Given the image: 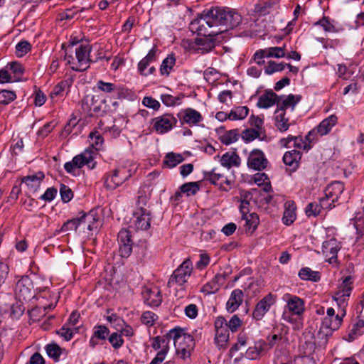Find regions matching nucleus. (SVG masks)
<instances>
[{"mask_svg": "<svg viewBox=\"0 0 364 364\" xmlns=\"http://www.w3.org/2000/svg\"><path fill=\"white\" fill-rule=\"evenodd\" d=\"M286 46L282 47H270L265 49H260L254 54V60L259 65L264 63L263 58H280L285 57Z\"/></svg>", "mask_w": 364, "mask_h": 364, "instance_id": "12", "label": "nucleus"}, {"mask_svg": "<svg viewBox=\"0 0 364 364\" xmlns=\"http://www.w3.org/2000/svg\"><path fill=\"white\" fill-rule=\"evenodd\" d=\"M205 178L209 181L212 184L219 185L221 190L228 191V188L223 186V180L225 176L218 172L217 168H213L211 171L208 172L205 174Z\"/></svg>", "mask_w": 364, "mask_h": 364, "instance_id": "32", "label": "nucleus"}, {"mask_svg": "<svg viewBox=\"0 0 364 364\" xmlns=\"http://www.w3.org/2000/svg\"><path fill=\"white\" fill-rule=\"evenodd\" d=\"M162 102L166 106H174L179 104L180 98L178 97H173L169 94H163L161 96Z\"/></svg>", "mask_w": 364, "mask_h": 364, "instance_id": "63", "label": "nucleus"}, {"mask_svg": "<svg viewBox=\"0 0 364 364\" xmlns=\"http://www.w3.org/2000/svg\"><path fill=\"white\" fill-rule=\"evenodd\" d=\"M345 189L344 184L341 181H334L327 186L324 192L325 197L321 199H326V203L332 205V208L336 206L335 203L338 201V199Z\"/></svg>", "mask_w": 364, "mask_h": 364, "instance_id": "15", "label": "nucleus"}, {"mask_svg": "<svg viewBox=\"0 0 364 364\" xmlns=\"http://www.w3.org/2000/svg\"><path fill=\"white\" fill-rule=\"evenodd\" d=\"M176 63V58L173 55H168L162 62L160 72L162 75H168L173 65Z\"/></svg>", "mask_w": 364, "mask_h": 364, "instance_id": "45", "label": "nucleus"}, {"mask_svg": "<svg viewBox=\"0 0 364 364\" xmlns=\"http://www.w3.org/2000/svg\"><path fill=\"white\" fill-rule=\"evenodd\" d=\"M156 49L153 48L149 50L148 54L140 60L138 64V71L142 75L147 76L153 74L155 71L154 66H150L151 63L156 61Z\"/></svg>", "mask_w": 364, "mask_h": 364, "instance_id": "19", "label": "nucleus"}, {"mask_svg": "<svg viewBox=\"0 0 364 364\" xmlns=\"http://www.w3.org/2000/svg\"><path fill=\"white\" fill-rule=\"evenodd\" d=\"M16 99V92L13 90H0V104L7 105Z\"/></svg>", "mask_w": 364, "mask_h": 364, "instance_id": "51", "label": "nucleus"}, {"mask_svg": "<svg viewBox=\"0 0 364 364\" xmlns=\"http://www.w3.org/2000/svg\"><path fill=\"white\" fill-rule=\"evenodd\" d=\"M192 272V264L189 259H186L171 276L168 284L172 287L175 284L183 285L187 282Z\"/></svg>", "mask_w": 364, "mask_h": 364, "instance_id": "10", "label": "nucleus"}, {"mask_svg": "<svg viewBox=\"0 0 364 364\" xmlns=\"http://www.w3.org/2000/svg\"><path fill=\"white\" fill-rule=\"evenodd\" d=\"M322 208L331 210L332 209V205L326 203V199H320L319 203L314 202L307 205L305 210L306 214L309 217H316L320 214Z\"/></svg>", "mask_w": 364, "mask_h": 364, "instance_id": "24", "label": "nucleus"}, {"mask_svg": "<svg viewBox=\"0 0 364 364\" xmlns=\"http://www.w3.org/2000/svg\"><path fill=\"white\" fill-rule=\"evenodd\" d=\"M96 87L105 92V93H112V92H117L118 93L119 91V87L113 83L111 82H106L103 80H99L97 82Z\"/></svg>", "mask_w": 364, "mask_h": 364, "instance_id": "47", "label": "nucleus"}, {"mask_svg": "<svg viewBox=\"0 0 364 364\" xmlns=\"http://www.w3.org/2000/svg\"><path fill=\"white\" fill-rule=\"evenodd\" d=\"M229 329L223 328L215 331V343L220 348H225L229 340Z\"/></svg>", "mask_w": 364, "mask_h": 364, "instance_id": "35", "label": "nucleus"}, {"mask_svg": "<svg viewBox=\"0 0 364 364\" xmlns=\"http://www.w3.org/2000/svg\"><path fill=\"white\" fill-rule=\"evenodd\" d=\"M315 25L321 26L326 32H337L338 29L336 28L335 26L330 21L328 17L323 16L321 19L315 23Z\"/></svg>", "mask_w": 364, "mask_h": 364, "instance_id": "57", "label": "nucleus"}, {"mask_svg": "<svg viewBox=\"0 0 364 364\" xmlns=\"http://www.w3.org/2000/svg\"><path fill=\"white\" fill-rule=\"evenodd\" d=\"M109 330L105 326H98L95 328V331L92 337L90 339V343L92 347H95L96 343L94 342L95 338L100 340H105L109 335Z\"/></svg>", "mask_w": 364, "mask_h": 364, "instance_id": "43", "label": "nucleus"}, {"mask_svg": "<svg viewBox=\"0 0 364 364\" xmlns=\"http://www.w3.org/2000/svg\"><path fill=\"white\" fill-rule=\"evenodd\" d=\"M340 312L336 314L334 318L331 317H324L322 321H326V320L329 322L331 326L330 328L333 330H338L342 324L343 318L346 316V311L344 309H339Z\"/></svg>", "mask_w": 364, "mask_h": 364, "instance_id": "37", "label": "nucleus"}, {"mask_svg": "<svg viewBox=\"0 0 364 364\" xmlns=\"http://www.w3.org/2000/svg\"><path fill=\"white\" fill-rule=\"evenodd\" d=\"M146 303L151 306H159L161 303V292L158 289H146L144 292Z\"/></svg>", "mask_w": 364, "mask_h": 364, "instance_id": "33", "label": "nucleus"}, {"mask_svg": "<svg viewBox=\"0 0 364 364\" xmlns=\"http://www.w3.org/2000/svg\"><path fill=\"white\" fill-rule=\"evenodd\" d=\"M149 198L146 195H140L136 201V208L134 213L133 224L136 230H146L150 228L151 212L147 208Z\"/></svg>", "mask_w": 364, "mask_h": 364, "instance_id": "4", "label": "nucleus"}, {"mask_svg": "<svg viewBox=\"0 0 364 364\" xmlns=\"http://www.w3.org/2000/svg\"><path fill=\"white\" fill-rule=\"evenodd\" d=\"M286 65L287 63H276L270 60L264 69V73L267 75H272L276 72H281L284 70Z\"/></svg>", "mask_w": 364, "mask_h": 364, "instance_id": "52", "label": "nucleus"}, {"mask_svg": "<svg viewBox=\"0 0 364 364\" xmlns=\"http://www.w3.org/2000/svg\"><path fill=\"white\" fill-rule=\"evenodd\" d=\"M32 288L33 283L31 279L28 276H23L16 284V296L20 301L30 300L33 297Z\"/></svg>", "mask_w": 364, "mask_h": 364, "instance_id": "13", "label": "nucleus"}, {"mask_svg": "<svg viewBox=\"0 0 364 364\" xmlns=\"http://www.w3.org/2000/svg\"><path fill=\"white\" fill-rule=\"evenodd\" d=\"M60 194L62 200L64 203L69 202L73 197V193L71 191V189L68 186H67L64 184H61V186H60Z\"/></svg>", "mask_w": 364, "mask_h": 364, "instance_id": "60", "label": "nucleus"}, {"mask_svg": "<svg viewBox=\"0 0 364 364\" xmlns=\"http://www.w3.org/2000/svg\"><path fill=\"white\" fill-rule=\"evenodd\" d=\"M168 337L173 340L176 353L181 358H190L195 346L193 336L186 333L182 328H173L168 333Z\"/></svg>", "mask_w": 364, "mask_h": 364, "instance_id": "2", "label": "nucleus"}, {"mask_svg": "<svg viewBox=\"0 0 364 364\" xmlns=\"http://www.w3.org/2000/svg\"><path fill=\"white\" fill-rule=\"evenodd\" d=\"M78 328L77 327H70L64 324L61 328L57 331V333L66 341L71 340L73 335L77 332Z\"/></svg>", "mask_w": 364, "mask_h": 364, "instance_id": "49", "label": "nucleus"}, {"mask_svg": "<svg viewBox=\"0 0 364 364\" xmlns=\"http://www.w3.org/2000/svg\"><path fill=\"white\" fill-rule=\"evenodd\" d=\"M90 139L91 140V146L92 149L95 153L100 150L103 144V138L101 134L98 132H93L90 134Z\"/></svg>", "mask_w": 364, "mask_h": 364, "instance_id": "48", "label": "nucleus"}, {"mask_svg": "<svg viewBox=\"0 0 364 364\" xmlns=\"http://www.w3.org/2000/svg\"><path fill=\"white\" fill-rule=\"evenodd\" d=\"M170 338L168 337V334L164 337L156 336L151 344V346L155 350L164 349V348H168V342Z\"/></svg>", "mask_w": 364, "mask_h": 364, "instance_id": "56", "label": "nucleus"}, {"mask_svg": "<svg viewBox=\"0 0 364 364\" xmlns=\"http://www.w3.org/2000/svg\"><path fill=\"white\" fill-rule=\"evenodd\" d=\"M254 182L259 186H264V192H269L272 190L269 178L264 173H257L253 176Z\"/></svg>", "mask_w": 364, "mask_h": 364, "instance_id": "40", "label": "nucleus"}, {"mask_svg": "<svg viewBox=\"0 0 364 364\" xmlns=\"http://www.w3.org/2000/svg\"><path fill=\"white\" fill-rule=\"evenodd\" d=\"M134 164L123 165L107 173L104 178V186L107 190H114L127 181L136 171Z\"/></svg>", "mask_w": 364, "mask_h": 364, "instance_id": "3", "label": "nucleus"}, {"mask_svg": "<svg viewBox=\"0 0 364 364\" xmlns=\"http://www.w3.org/2000/svg\"><path fill=\"white\" fill-rule=\"evenodd\" d=\"M204 38H196V43L198 46V50L201 53L210 51L215 47V41H219V36H203Z\"/></svg>", "mask_w": 364, "mask_h": 364, "instance_id": "23", "label": "nucleus"}, {"mask_svg": "<svg viewBox=\"0 0 364 364\" xmlns=\"http://www.w3.org/2000/svg\"><path fill=\"white\" fill-rule=\"evenodd\" d=\"M278 102V96L272 90L265 92L262 95L257 103L259 108L267 109Z\"/></svg>", "mask_w": 364, "mask_h": 364, "instance_id": "26", "label": "nucleus"}, {"mask_svg": "<svg viewBox=\"0 0 364 364\" xmlns=\"http://www.w3.org/2000/svg\"><path fill=\"white\" fill-rule=\"evenodd\" d=\"M181 124H187L190 127L196 126L203 120L201 114L193 108H186L178 114Z\"/></svg>", "mask_w": 364, "mask_h": 364, "instance_id": "20", "label": "nucleus"}, {"mask_svg": "<svg viewBox=\"0 0 364 364\" xmlns=\"http://www.w3.org/2000/svg\"><path fill=\"white\" fill-rule=\"evenodd\" d=\"M274 125L281 132L289 129L290 124L289 118L286 117V112L282 111V109H276L274 113Z\"/></svg>", "mask_w": 364, "mask_h": 364, "instance_id": "28", "label": "nucleus"}, {"mask_svg": "<svg viewBox=\"0 0 364 364\" xmlns=\"http://www.w3.org/2000/svg\"><path fill=\"white\" fill-rule=\"evenodd\" d=\"M119 252L122 257L127 258L132 252L133 241L129 230L122 229L118 233Z\"/></svg>", "mask_w": 364, "mask_h": 364, "instance_id": "14", "label": "nucleus"}, {"mask_svg": "<svg viewBox=\"0 0 364 364\" xmlns=\"http://www.w3.org/2000/svg\"><path fill=\"white\" fill-rule=\"evenodd\" d=\"M331 324L326 320V321H322L321 326L318 333V336L322 340H324L325 342L327 341L328 338L332 336V333L336 330H333L330 328Z\"/></svg>", "mask_w": 364, "mask_h": 364, "instance_id": "50", "label": "nucleus"}, {"mask_svg": "<svg viewBox=\"0 0 364 364\" xmlns=\"http://www.w3.org/2000/svg\"><path fill=\"white\" fill-rule=\"evenodd\" d=\"M183 157L179 154L173 152L166 155L164 163L169 168H173L183 161Z\"/></svg>", "mask_w": 364, "mask_h": 364, "instance_id": "46", "label": "nucleus"}, {"mask_svg": "<svg viewBox=\"0 0 364 364\" xmlns=\"http://www.w3.org/2000/svg\"><path fill=\"white\" fill-rule=\"evenodd\" d=\"M243 301V292L240 289H235L226 304V309L229 312H234L241 305Z\"/></svg>", "mask_w": 364, "mask_h": 364, "instance_id": "25", "label": "nucleus"}, {"mask_svg": "<svg viewBox=\"0 0 364 364\" xmlns=\"http://www.w3.org/2000/svg\"><path fill=\"white\" fill-rule=\"evenodd\" d=\"M220 164L223 166L230 169L233 166H239L240 159L235 152H226L222 156Z\"/></svg>", "mask_w": 364, "mask_h": 364, "instance_id": "31", "label": "nucleus"}, {"mask_svg": "<svg viewBox=\"0 0 364 364\" xmlns=\"http://www.w3.org/2000/svg\"><path fill=\"white\" fill-rule=\"evenodd\" d=\"M353 278L350 276L342 279V282L338 285V289L333 296L339 309H346L347 302L353 290Z\"/></svg>", "mask_w": 364, "mask_h": 364, "instance_id": "8", "label": "nucleus"}, {"mask_svg": "<svg viewBox=\"0 0 364 364\" xmlns=\"http://www.w3.org/2000/svg\"><path fill=\"white\" fill-rule=\"evenodd\" d=\"M199 185L197 182H188L183 184L181 189L186 196L195 195L199 191Z\"/></svg>", "mask_w": 364, "mask_h": 364, "instance_id": "55", "label": "nucleus"}, {"mask_svg": "<svg viewBox=\"0 0 364 364\" xmlns=\"http://www.w3.org/2000/svg\"><path fill=\"white\" fill-rule=\"evenodd\" d=\"M283 300L287 302V304L284 306L282 319L289 323H294L293 316L300 317L303 315L305 311L304 301L299 296L290 294H285L283 296Z\"/></svg>", "mask_w": 364, "mask_h": 364, "instance_id": "6", "label": "nucleus"}, {"mask_svg": "<svg viewBox=\"0 0 364 364\" xmlns=\"http://www.w3.org/2000/svg\"><path fill=\"white\" fill-rule=\"evenodd\" d=\"M314 132H315V130H313V131L310 132L305 136V139H304L302 137L294 136V138H296L298 140H294V144H293V146L296 147V148H298V149H304V150H306V151L309 150L311 149V145H310L311 139H310V136L313 134V133Z\"/></svg>", "mask_w": 364, "mask_h": 364, "instance_id": "44", "label": "nucleus"}, {"mask_svg": "<svg viewBox=\"0 0 364 364\" xmlns=\"http://www.w3.org/2000/svg\"><path fill=\"white\" fill-rule=\"evenodd\" d=\"M96 155L95 151L87 148L83 152L74 156L72 161L66 162L64 164V168L69 173L84 166H87L89 169H93L96 166V161H95Z\"/></svg>", "mask_w": 364, "mask_h": 364, "instance_id": "7", "label": "nucleus"}, {"mask_svg": "<svg viewBox=\"0 0 364 364\" xmlns=\"http://www.w3.org/2000/svg\"><path fill=\"white\" fill-rule=\"evenodd\" d=\"M301 154L297 150L287 151L283 156L284 163L289 166L295 168L298 166V162L301 159Z\"/></svg>", "mask_w": 364, "mask_h": 364, "instance_id": "34", "label": "nucleus"}, {"mask_svg": "<svg viewBox=\"0 0 364 364\" xmlns=\"http://www.w3.org/2000/svg\"><path fill=\"white\" fill-rule=\"evenodd\" d=\"M91 46L90 45H80L75 49V58L72 55H65V60L70 65L72 70L82 72L86 70L89 66L91 60L90 53Z\"/></svg>", "mask_w": 364, "mask_h": 364, "instance_id": "5", "label": "nucleus"}, {"mask_svg": "<svg viewBox=\"0 0 364 364\" xmlns=\"http://www.w3.org/2000/svg\"><path fill=\"white\" fill-rule=\"evenodd\" d=\"M337 120V117L335 114H332L326 119H323L314 130L316 131L317 133L321 136L326 135L336 124Z\"/></svg>", "mask_w": 364, "mask_h": 364, "instance_id": "30", "label": "nucleus"}, {"mask_svg": "<svg viewBox=\"0 0 364 364\" xmlns=\"http://www.w3.org/2000/svg\"><path fill=\"white\" fill-rule=\"evenodd\" d=\"M285 210L284 211V215L282 218L283 223L289 225L296 220V205L292 200H289L285 203Z\"/></svg>", "mask_w": 364, "mask_h": 364, "instance_id": "29", "label": "nucleus"}, {"mask_svg": "<svg viewBox=\"0 0 364 364\" xmlns=\"http://www.w3.org/2000/svg\"><path fill=\"white\" fill-rule=\"evenodd\" d=\"M341 248L340 242L332 238L323 242L322 252L326 260L329 263H336L337 262V254Z\"/></svg>", "mask_w": 364, "mask_h": 364, "instance_id": "16", "label": "nucleus"}, {"mask_svg": "<svg viewBox=\"0 0 364 364\" xmlns=\"http://www.w3.org/2000/svg\"><path fill=\"white\" fill-rule=\"evenodd\" d=\"M177 119L171 114H164L152 120L154 129L160 134H164L176 125Z\"/></svg>", "mask_w": 364, "mask_h": 364, "instance_id": "11", "label": "nucleus"}, {"mask_svg": "<svg viewBox=\"0 0 364 364\" xmlns=\"http://www.w3.org/2000/svg\"><path fill=\"white\" fill-rule=\"evenodd\" d=\"M242 22L241 15L229 8H213L191 23V28L201 36H219Z\"/></svg>", "mask_w": 364, "mask_h": 364, "instance_id": "1", "label": "nucleus"}, {"mask_svg": "<svg viewBox=\"0 0 364 364\" xmlns=\"http://www.w3.org/2000/svg\"><path fill=\"white\" fill-rule=\"evenodd\" d=\"M46 350L48 355L53 358L55 361L59 360L60 355L62 353V349L56 343L48 344L46 346Z\"/></svg>", "mask_w": 364, "mask_h": 364, "instance_id": "54", "label": "nucleus"}, {"mask_svg": "<svg viewBox=\"0 0 364 364\" xmlns=\"http://www.w3.org/2000/svg\"><path fill=\"white\" fill-rule=\"evenodd\" d=\"M75 230L77 232V219L73 218L71 220H67L61 227L60 232H68L70 231Z\"/></svg>", "mask_w": 364, "mask_h": 364, "instance_id": "62", "label": "nucleus"}, {"mask_svg": "<svg viewBox=\"0 0 364 364\" xmlns=\"http://www.w3.org/2000/svg\"><path fill=\"white\" fill-rule=\"evenodd\" d=\"M109 341L113 348H119L124 343V340L122 336L117 333H112L109 337Z\"/></svg>", "mask_w": 364, "mask_h": 364, "instance_id": "64", "label": "nucleus"}, {"mask_svg": "<svg viewBox=\"0 0 364 364\" xmlns=\"http://www.w3.org/2000/svg\"><path fill=\"white\" fill-rule=\"evenodd\" d=\"M77 233H86L87 231L97 230L100 226V221L95 210H90L80 218H76Z\"/></svg>", "mask_w": 364, "mask_h": 364, "instance_id": "9", "label": "nucleus"}, {"mask_svg": "<svg viewBox=\"0 0 364 364\" xmlns=\"http://www.w3.org/2000/svg\"><path fill=\"white\" fill-rule=\"evenodd\" d=\"M240 133L237 129H231L224 132L220 136V141L225 145H230L239 139Z\"/></svg>", "mask_w": 364, "mask_h": 364, "instance_id": "41", "label": "nucleus"}, {"mask_svg": "<svg viewBox=\"0 0 364 364\" xmlns=\"http://www.w3.org/2000/svg\"><path fill=\"white\" fill-rule=\"evenodd\" d=\"M105 122L101 119L98 124V128L104 132L109 133L112 137H117L119 136L121 129L115 124L112 127L105 126Z\"/></svg>", "mask_w": 364, "mask_h": 364, "instance_id": "53", "label": "nucleus"}, {"mask_svg": "<svg viewBox=\"0 0 364 364\" xmlns=\"http://www.w3.org/2000/svg\"><path fill=\"white\" fill-rule=\"evenodd\" d=\"M45 176L42 172L24 177L22 182L27 186L31 193H36L39 188Z\"/></svg>", "mask_w": 364, "mask_h": 364, "instance_id": "22", "label": "nucleus"}, {"mask_svg": "<svg viewBox=\"0 0 364 364\" xmlns=\"http://www.w3.org/2000/svg\"><path fill=\"white\" fill-rule=\"evenodd\" d=\"M275 301L276 297L272 294L266 295L257 304L252 313L253 318L257 321L261 320Z\"/></svg>", "mask_w": 364, "mask_h": 364, "instance_id": "17", "label": "nucleus"}, {"mask_svg": "<svg viewBox=\"0 0 364 364\" xmlns=\"http://www.w3.org/2000/svg\"><path fill=\"white\" fill-rule=\"evenodd\" d=\"M267 164L268 161L262 151L254 149L250 152L247 159V166L249 168L261 171L264 169L267 166Z\"/></svg>", "mask_w": 364, "mask_h": 364, "instance_id": "18", "label": "nucleus"}, {"mask_svg": "<svg viewBox=\"0 0 364 364\" xmlns=\"http://www.w3.org/2000/svg\"><path fill=\"white\" fill-rule=\"evenodd\" d=\"M299 277L302 280H309L314 282H318L321 279L320 273L316 271H313L309 267L301 269L299 272Z\"/></svg>", "mask_w": 364, "mask_h": 364, "instance_id": "36", "label": "nucleus"}, {"mask_svg": "<svg viewBox=\"0 0 364 364\" xmlns=\"http://www.w3.org/2000/svg\"><path fill=\"white\" fill-rule=\"evenodd\" d=\"M71 82L69 80H63L57 84L50 93V97L54 99L56 97H62L64 92L68 91Z\"/></svg>", "mask_w": 364, "mask_h": 364, "instance_id": "39", "label": "nucleus"}, {"mask_svg": "<svg viewBox=\"0 0 364 364\" xmlns=\"http://www.w3.org/2000/svg\"><path fill=\"white\" fill-rule=\"evenodd\" d=\"M261 132L254 128L247 129L242 133V139L247 142L253 141L254 139L260 136Z\"/></svg>", "mask_w": 364, "mask_h": 364, "instance_id": "59", "label": "nucleus"}, {"mask_svg": "<svg viewBox=\"0 0 364 364\" xmlns=\"http://www.w3.org/2000/svg\"><path fill=\"white\" fill-rule=\"evenodd\" d=\"M249 108L247 106H239L232 108L230 112V120H242L248 115Z\"/></svg>", "mask_w": 364, "mask_h": 364, "instance_id": "38", "label": "nucleus"}, {"mask_svg": "<svg viewBox=\"0 0 364 364\" xmlns=\"http://www.w3.org/2000/svg\"><path fill=\"white\" fill-rule=\"evenodd\" d=\"M31 50V45L28 41H22L16 46V53L18 56H23Z\"/></svg>", "mask_w": 364, "mask_h": 364, "instance_id": "61", "label": "nucleus"}, {"mask_svg": "<svg viewBox=\"0 0 364 364\" xmlns=\"http://www.w3.org/2000/svg\"><path fill=\"white\" fill-rule=\"evenodd\" d=\"M301 100V95H295L290 94L283 99L281 102L278 97L277 109H282L286 112L287 109H291L292 111L294 109L296 105Z\"/></svg>", "mask_w": 364, "mask_h": 364, "instance_id": "27", "label": "nucleus"}, {"mask_svg": "<svg viewBox=\"0 0 364 364\" xmlns=\"http://www.w3.org/2000/svg\"><path fill=\"white\" fill-rule=\"evenodd\" d=\"M245 220V228L248 230L255 231L259 223V218L257 213H252L247 214L245 217H242Z\"/></svg>", "mask_w": 364, "mask_h": 364, "instance_id": "42", "label": "nucleus"}, {"mask_svg": "<svg viewBox=\"0 0 364 364\" xmlns=\"http://www.w3.org/2000/svg\"><path fill=\"white\" fill-rule=\"evenodd\" d=\"M268 349V344L263 340L255 342L253 346H250L245 353V356L250 360L258 358L261 354Z\"/></svg>", "mask_w": 364, "mask_h": 364, "instance_id": "21", "label": "nucleus"}, {"mask_svg": "<svg viewBox=\"0 0 364 364\" xmlns=\"http://www.w3.org/2000/svg\"><path fill=\"white\" fill-rule=\"evenodd\" d=\"M158 316L149 311L144 312L141 316V322L149 326H153Z\"/></svg>", "mask_w": 364, "mask_h": 364, "instance_id": "58", "label": "nucleus"}]
</instances>
